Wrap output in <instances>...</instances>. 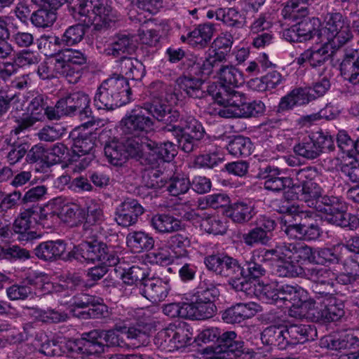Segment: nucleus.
<instances>
[{"label":"nucleus","instance_id":"e433bc0d","mask_svg":"<svg viewBox=\"0 0 359 359\" xmlns=\"http://www.w3.org/2000/svg\"><path fill=\"white\" fill-rule=\"evenodd\" d=\"M226 215L234 222H248L256 215L254 205L251 203L237 202L231 205L226 210Z\"/></svg>","mask_w":359,"mask_h":359},{"label":"nucleus","instance_id":"412c9836","mask_svg":"<svg viewBox=\"0 0 359 359\" xmlns=\"http://www.w3.org/2000/svg\"><path fill=\"white\" fill-rule=\"evenodd\" d=\"M25 130L20 126H15L11 131L9 138L6 140L9 146L6 158L11 165L19 162L25 156L29 148V144L26 140L19 137V135Z\"/></svg>","mask_w":359,"mask_h":359},{"label":"nucleus","instance_id":"f257e3e1","mask_svg":"<svg viewBox=\"0 0 359 359\" xmlns=\"http://www.w3.org/2000/svg\"><path fill=\"white\" fill-rule=\"evenodd\" d=\"M292 199L304 201L310 208L323 214L327 223L350 230L359 227L358 215L348 212V205L341 198L327 195L322 196L323 189L317 182L309 183L302 187L294 184L291 187Z\"/></svg>","mask_w":359,"mask_h":359},{"label":"nucleus","instance_id":"680f3d73","mask_svg":"<svg viewBox=\"0 0 359 359\" xmlns=\"http://www.w3.org/2000/svg\"><path fill=\"white\" fill-rule=\"evenodd\" d=\"M293 260L298 263L302 261L316 262L315 251L311 247L301 243H292Z\"/></svg>","mask_w":359,"mask_h":359},{"label":"nucleus","instance_id":"f03ea898","mask_svg":"<svg viewBox=\"0 0 359 359\" xmlns=\"http://www.w3.org/2000/svg\"><path fill=\"white\" fill-rule=\"evenodd\" d=\"M215 100L213 105L208 108L211 115H218L222 118L257 117L265 111V104L260 100L248 102L241 93L233 89L224 88L217 90V86L210 85L207 89Z\"/></svg>","mask_w":359,"mask_h":359},{"label":"nucleus","instance_id":"8fccbe9b","mask_svg":"<svg viewBox=\"0 0 359 359\" xmlns=\"http://www.w3.org/2000/svg\"><path fill=\"white\" fill-rule=\"evenodd\" d=\"M245 16L233 8H220L217 15V20L222 21L225 25L242 28L245 25Z\"/></svg>","mask_w":359,"mask_h":359},{"label":"nucleus","instance_id":"49530a36","mask_svg":"<svg viewBox=\"0 0 359 359\" xmlns=\"http://www.w3.org/2000/svg\"><path fill=\"white\" fill-rule=\"evenodd\" d=\"M104 155L108 162L115 166H121L126 161V148L123 143L112 140L106 143Z\"/></svg>","mask_w":359,"mask_h":359},{"label":"nucleus","instance_id":"f8f14e48","mask_svg":"<svg viewBox=\"0 0 359 359\" xmlns=\"http://www.w3.org/2000/svg\"><path fill=\"white\" fill-rule=\"evenodd\" d=\"M39 208L33 205L26 208L15 219L13 224V230L18 234V239L19 241L27 242L40 237V235L37 234L36 231L30 230L32 219L36 221L38 217L39 220Z\"/></svg>","mask_w":359,"mask_h":359},{"label":"nucleus","instance_id":"ddd939ff","mask_svg":"<svg viewBox=\"0 0 359 359\" xmlns=\"http://www.w3.org/2000/svg\"><path fill=\"white\" fill-rule=\"evenodd\" d=\"M142 108L145 109L148 116L164 122L165 126L172 125L179 121L180 112L172 109L170 105L161 98L154 97L151 101L144 103Z\"/></svg>","mask_w":359,"mask_h":359},{"label":"nucleus","instance_id":"338daca9","mask_svg":"<svg viewBox=\"0 0 359 359\" xmlns=\"http://www.w3.org/2000/svg\"><path fill=\"white\" fill-rule=\"evenodd\" d=\"M337 143L339 149L352 158L355 147V141L353 140L346 130H339L337 135Z\"/></svg>","mask_w":359,"mask_h":359},{"label":"nucleus","instance_id":"b1692460","mask_svg":"<svg viewBox=\"0 0 359 359\" xmlns=\"http://www.w3.org/2000/svg\"><path fill=\"white\" fill-rule=\"evenodd\" d=\"M46 107L47 97L42 94L36 95L29 104L28 110L31 112L30 114L18 120L17 126L26 130L32 127L44 118Z\"/></svg>","mask_w":359,"mask_h":359},{"label":"nucleus","instance_id":"7ed1b4c3","mask_svg":"<svg viewBox=\"0 0 359 359\" xmlns=\"http://www.w3.org/2000/svg\"><path fill=\"white\" fill-rule=\"evenodd\" d=\"M69 15L87 26L93 25L98 31L111 27L116 21L107 0H69Z\"/></svg>","mask_w":359,"mask_h":359},{"label":"nucleus","instance_id":"72a5a7b5","mask_svg":"<svg viewBox=\"0 0 359 359\" xmlns=\"http://www.w3.org/2000/svg\"><path fill=\"white\" fill-rule=\"evenodd\" d=\"M289 344H304L313 340L316 337V330L313 326L302 324H292L287 327Z\"/></svg>","mask_w":359,"mask_h":359},{"label":"nucleus","instance_id":"f3484780","mask_svg":"<svg viewBox=\"0 0 359 359\" xmlns=\"http://www.w3.org/2000/svg\"><path fill=\"white\" fill-rule=\"evenodd\" d=\"M340 72L345 81L359 85V48L345 49Z\"/></svg>","mask_w":359,"mask_h":359},{"label":"nucleus","instance_id":"4468645a","mask_svg":"<svg viewBox=\"0 0 359 359\" xmlns=\"http://www.w3.org/2000/svg\"><path fill=\"white\" fill-rule=\"evenodd\" d=\"M140 293L152 303L163 302L168 297L170 286L168 280L151 277L139 285Z\"/></svg>","mask_w":359,"mask_h":359},{"label":"nucleus","instance_id":"f704fd0d","mask_svg":"<svg viewBox=\"0 0 359 359\" xmlns=\"http://www.w3.org/2000/svg\"><path fill=\"white\" fill-rule=\"evenodd\" d=\"M151 226L158 233H172L178 231L181 229V222L169 214H156L150 221Z\"/></svg>","mask_w":359,"mask_h":359},{"label":"nucleus","instance_id":"a18cd8bd","mask_svg":"<svg viewBox=\"0 0 359 359\" xmlns=\"http://www.w3.org/2000/svg\"><path fill=\"white\" fill-rule=\"evenodd\" d=\"M120 68L122 73L132 80L140 81L145 74L144 66L135 58L121 57Z\"/></svg>","mask_w":359,"mask_h":359},{"label":"nucleus","instance_id":"5fc2aeb1","mask_svg":"<svg viewBox=\"0 0 359 359\" xmlns=\"http://www.w3.org/2000/svg\"><path fill=\"white\" fill-rule=\"evenodd\" d=\"M252 144L248 137L238 135L228 144L226 149L234 156H248L251 154Z\"/></svg>","mask_w":359,"mask_h":359},{"label":"nucleus","instance_id":"7c9ffc66","mask_svg":"<svg viewBox=\"0 0 359 359\" xmlns=\"http://www.w3.org/2000/svg\"><path fill=\"white\" fill-rule=\"evenodd\" d=\"M286 332L287 329L284 327L269 326L261 332L260 339L264 344L284 350L289 345Z\"/></svg>","mask_w":359,"mask_h":359},{"label":"nucleus","instance_id":"2eb2a0df","mask_svg":"<svg viewBox=\"0 0 359 359\" xmlns=\"http://www.w3.org/2000/svg\"><path fill=\"white\" fill-rule=\"evenodd\" d=\"M143 213V208L136 200L127 199L116 208L114 219L118 225L129 227L136 224Z\"/></svg>","mask_w":359,"mask_h":359},{"label":"nucleus","instance_id":"dca6fc26","mask_svg":"<svg viewBox=\"0 0 359 359\" xmlns=\"http://www.w3.org/2000/svg\"><path fill=\"white\" fill-rule=\"evenodd\" d=\"M289 211L294 215V221L303 220V241H316L321 236L323 231L318 221L313 219V212L299 210L298 208L294 207L290 208Z\"/></svg>","mask_w":359,"mask_h":359},{"label":"nucleus","instance_id":"e2e57ef3","mask_svg":"<svg viewBox=\"0 0 359 359\" xmlns=\"http://www.w3.org/2000/svg\"><path fill=\"white\" fill-rule=\"evenodd\" d=\"M243 241L247 246H255L257 245H267L271 240L266 233H264L257 227L250 230L248 233L243 234Z\"/></svg>","mask_w":359,"mask_h":359},{"label":"nucleus","instance_id":"774afa93","mask_svg":"<svg viewBox=\"0 0 359 359\" xmlns=\"http://www.w3.org/2000/svg\"><path fill=\"white\" fill-rule=\"evenodd\" d=\"M26 154V161L28 163H32L41 161L46 164L47 167L51 165L50 160L49 159V152L41 145H34L31 149H28Z\"/></svg>","mask_w":359,"mask_h":359},{"label":"nucleus","instance_id":"a211bd4d","mask_svg":"<svg viewBox=\"0 0 359 359\" xmlns=\"http://www.w3.org/2000/svg\"><path fill=\"white\" fill-rule=\"evenodd\" d=\"M335 47L334 44L327 41L317 50L309 48L304 50L295 59V61L299 65H302L304 62H309L313 67H320L330 57L334 56Z\"/></svg>","mask_w":359,"mask_h":359},{"label":"nucleus","instance_id":"58836bf2","mask_svg":"<svg viewBox=\"0 0 359 359\" xmlns=\"http://www.w3.org/2000/svg\"><path fill=\"white\" fill-rule=\"evenodd\" d=\"M294 153L308 160H313L320 156V146L317 144L315 133L304 137L294 147Z\"/></svg>","mask_w":359,"mask_h":359},{"label":"nucleus","instance_id":"c756f323","mask_svg":"<svg viewBox=\"0 0 359 359\" xmlns=\"http://www.w3.org/2000/svg\"><path fill=\"white\" fill-rule=\"evenodd\" d=\"M344 304L341 301L334 299V302L325 303L314 309L313 315L317 320L322 323H330L339 320L344 315Z\"/></svg>","mask_w":359,"mask_h":359},{"label":"nucleus","instance_id":"20e7f679","mask_svg":"<svg viewBox=\"0 0 359 359\" xmlns=\"http://www.w3.org/2000/svg\"><path fill=\"white\" fill-rule=\"evenodd\" d=\"M130 95L128 79L122 75L114 74L104 80L97 88L94 104L98 109L114 110L128 103Z\"/></svg>","mask_w":359,"mask_h":359},{"label":"nucleus","instance_id":"6e6552de","mask_svg":"<svg viewBox=\"0 0 359 359\" xmlns=\"http://www.w3.org/2000/svg\"><path fill=\"white\" fill-rule=\"evenodd\" d=\"M323 36L334 46L340 47L353 36L347 19L339 12H327L323 15Z\"/></svg>","mask_w":359,"mask_h":359},{"label":"nucleus","instance_id":"bf43d9fd","mask_svg":"<svg viewBox=\"0 0 359 359\" xmlns=\"http://www.w3.org/2000/svg\"><path fill=\"white\" fill-rule=\"evenodd\" d=\"M276 273L283 278H295L302 276L304 269L294 260L280 262L277 266Z\"/></svg>","mask_w":359,"mask_h":359},{"label":"nucleus","instance_id":"2f4dec72","mask_svg":"<svg viewBox=\"0 0 359 359\" xmlns=\"http://www.w3.org/2000/svg\"><path fill=\"white\" fill-rule=\"evenodd\" d=\"M264 264H266L264 257L254 252L250 259L245 261L243 265L244 272L242 278L250 283L251 280H257L264 276L267 271Z\"/></svg>","mask_w":359,"mask_h":359},{"label":"nucleus","instance_id":"0e129e2a","mask_svg":"<svg viewBox=\"0 0 359 359\" xmlns=\"http://www.w3.org/2000/svg\"><path fill=\"white\" fill-rule=\"evenodd\" d=\"M67 48L57 50L53 55L54 72L56 76L67 77Z\"/></svg>","mask_w":359,"mask_h":359},{"label":"nucleus","instance_id":"a19ab883","mask_svg":"<svg viewBox=\"0 0 359 359\" xmlns=\"http://www.w3.org/2000/svg\"><path fill=\"white\" fill-rule=\"evenodd\" d=\"M167 245L176 261L189 257L188 248L190 247L191 241L187 236L181 233L172 235L168 239Z\"/></svg>","mask_w":359,"mask_h":359},{"label":"nucleus","instance_id":"9d476101","mask_svg":"<svg viewBox=\"0 0 359 359\" xmlns=\"http://www.w3.org/2000/svg\"><path fill=\"white\" fill-rule=\"evenodd\" d=\"M67 219V201L65 197H56L39 208V222L50 227Z\"/></svg>","mask_w":359,"mask_h":359},{"label":"nucleus","instance_id":"393cba45","mask_svg":"<svg viewBox=\"0 0 359 359\" xmlns=\"http://www.w3.org/2000/svg\"><path fill=\"white\" fill-rule=\"evenodd\" d=\"M215 30V25L211 22L200 24L189 32L187 36H182L181 39L193 47L203 48L211 41Z\"/></svg>","mask_w":359,"mask_h":359},{"label":"nucleus","instance_id":"423d86ee","mask_svg":"<svg viewBox=\"0 0 359 359\" xmlns=\"http://www.w3.org/2000/svg\"><path fill=\"white\" fill-rule=\"evenodd\" d=\"M163 130L172 132L176 137L178 147L185 153L195 151L204 136V129L194 117H183L180 114L179 121L165 126Z\"/></svg>","mask_w":359,"mask_h":359},{"label":"nucleus","instance_id":"de8ad7c7","mask_svg":"<svg viewBox=\"0 0 359 359\" xmlns=\"http://www.w3.org/2000/svg\"><path fill=\"white\" fill-rule=\"evenodd\" d=\"M311 0H288L281 11L285 20L294 22L300 18L305 17L307 13L306 4Z\"/></svg>","mask_w":359,"mask_h":359},{"label":"nucleus","instance_id":"c03bdc74","mask_svg":"<svg viewBox=\"0 0 359 359\" xmlns=\"http://www.w3.org/2000/svg\"><path fill=\"white\" fill-rule=\"evenodd\" d=\"M70 312L73 316L83 319L106 318L110 314L109 308L103 303V300L96 297H94V302L88 306V311H79L76 313L75 309H71Z\"/></svg>","mask_w":359,"mask_h":359},{"label":"nucleus","instance_id":"4be33fe9","mask_svg":"<svg viewBox=\"0 0 359 359\" xmlns=\"http://www.w3.org/2000/svg\"><path fill=\"white\" fill-rule=\"evenodd\" d=\"M244 342L240 336L234 331L222 332L218 345L214 348L215 353H230L235 357H239L244 353Z\"/></svg>","mask_w":359,"mask_h":359},{"label":"nucleus","instance_id":"39448f33","mask_svg":"<svg viewBox=\"0 0 359 359\" xmlns=\"http://www.w3.org/2000/svg\"><path fill=\"white\" fill-rule=\"evenodd\" d=\"M203 262L208 271L229 278V285L236 291L247 292L251 288V283L242 278L244 271L238 259L224 253H217L205 257Z\"/></svg>","mask_w":359,"mask_h":359},{"label":"nucleus","instance_id":"69168bd1","mask_svg":"<svg viewBox=\"0 0 359 359\" xmlns=\"http://www.w3.org/2000/svg\"><path fill=\"white\" fill-rule=\"evenodd\" d=\"M343 158L339 165V170L351 182L359 183V164L358 163V159L352 158L351 161H347L344 157Z\"/></svg>","mask_w":359,"mask_h":359},{"label":"nucleus","instance_id":"9b49d317","mask_svg":"<svg viewBox=\"0 0 359 359\" xmlns=\"http://www.w3.org/2000/svg\"><path fill=\"white\" fill-rule=\"evenodd\" d=\"M226 61L224 52L215 51L213 55H209L202 62L195 60L189 64V72L196 76H207L217 78Z\"/></svg>","mask_w":359,"mask_h":359},{"label":"nucleus","instance_id":"79ce46f5","mask_svg":"<svg viewBox=\"0 0 359 359\" xmlns=\"http://www.w3.org/2000/svg\"><path fill=\"white\" fill-rule=\"evenodd\" d=\"M217 79L221 81L222 86H219V88L217 87V90L222 88L229 90L231 88H229V89H227L226 86L236 88L241 86L244 83L243 72L233 65H224ZM212 85H214V83ZM216 86H217L216 85Z\"/></svg>","mask_w":359,"mask_h":359},{"label":"nucleus","instance_id":"a878e982","mask_svg":"<svg viewBox=\"0 0 359 359\" xmlns=\"http://www.w3.org/2000/svg\"><path fill=\"white\" fill-rule=\"evenodd\" d=\"M93 123L90 121L85 122L81 126L75 128L69 134V140L72 142V154L77 155L78 158L87 156L86 155L93 149L94 144L90 137H87V133L82 135L80 132L81 128H88L89 125L92 126Z\"/></svg>","mask_w":359,"mask_h":359},{"label":"nucleus","instance_id":"4d7b16f0","mask_svg":"<svg viewBox=\"0 0 359 359\" xmlns=\"http://www.w3.org/2000/svg\"><path fill=\"white\" fill-rule=\"evenodd\" d=\"M191 186L189 178L181 175H175L172 176L168 181H166L167 191L174 196L187 193Z\"/></svg>","mask_w":359,"mask_h":359},{"label":"nucleus","instance_id":"603ef678","mask_svg":"<svg viewBox=\"0 0 359 359\" xmlns=\"http://www.w3.org/2000/svg\"><path fill=\"white\" fill-rule=\"evenodd\" d=\"M143 156L142 157L141 164L149 165L154 168L160 163V156L158 152V143L147 137L142 141Z\"/></svg>","mask_w":359,"mask_h":359},{"label":"nucleus","instance_id":"6e6d98bb","mask_svg":"<svg viewBox=\"0 0 359 359\" xmlns=\"http://www.w3.org/2000/svg\"><path fill=\"white\" fill-rule=\"evenodd\" d=\"M56 13L53 10L41 7L34 11L30 16V20L34 26L39 28L51 27L56 20Z\"/></svg>","mask_w":359,"mask_h":359},{"label":"nucleus","instance_id":"13d9d810","mask_svg":"<svg viewBox=\"0 0 359 359\" xmlns=\"http://www.w3.org/2000/svg\"><path fill=\"white\" fill-rule=\"evenodd\" d=\"M146 269L138 266H133L122 275L123 282L127 285L135 284L138 287L142 282L148 279Z\"/></svg>","mask_w":359,"mask_h":359},{"label":"nucleus","instance_id":"c85d7f7f","mask_svg":"<svg viewBox=\"0 0 359 359\" xmlns=\"http://www.w3.org/2000/svg\"><path fill=\"white\" fill-rule=\"evenodd\" d=\"M133 37L129 34H119L114 36V41L104 50L106 55L114 57H126L124 54H130L135 49ZM121 59H120L121 60Z\"/></svg>","mask_w":359,"mask_h":359},{"label":"nucleus","instance_id":"6ab92c4d","mask_svg":"<svg viewBox=\"0 0 359 359\" xmlns=\"http://www.w3.org/2000/svg\"><path fill=\"white\" fill-rule=\"evenodd\" d=\"M66 248L67 243L64 240L46 241L40 243L34 248V252L39 259L53 262L62 259Z\"/></svg>","mask_w":359,"mask_h":359},{"label":"nucleus","instance_id":"5701e85b","mask_svg":"<svg viewBox=\"0 0 359 359\" xmlns=\"http://www.w3.org/2000/svg\"><path fill=\"white\" fill-rule=\"evenodd\" d=\"M257 306L254 302L236 304L224 311L222 318L226 323H240L255 316L258 311Z\"/></svg>","mask_w":359,"mask_h":359},{"label":"nucleus","instance_id":"1a4fd4ad","mask_svg":"<svg viewBox=\"0 0 359 359\" xmlns=\"http://www.w3.org/2000/svg\"><path fill=\"white\" fill-rule=\"evenodd\" d=\"M153 128L154 121L142 107L133 109L121 121L123 133L133 137H147L146 135L153 130Z\"/></svg>","mask_w":359,"mask_h":359},{"label":"nucleus","instance_id":"ea45409f","mask_svg":"<svg viewBox=\"0 0 359 359\" xmlns=\"http://www.w3.org/2000/svg\"><path fill=\"white\" fill-rule=\"evenodd\" d=\"M320 21L317 18H306L296 24L297 32L300 36L302 42L311 40L317 36L323 37V32L320 29Z\"/></svg>","mask_w":359,"mask_h":359},{"label":"nucleus","instance_id":"3c124183","mask_svg":"<svg viewBox=\"0 0 359 359\" xmlns=\"http://www.w3.org/2000/svg\"><path fill=\"white\" fill-rule=\"evenodd\" d=\"M217 295L218 290L215 284L205 278L201 280L196 291L191 295L190 301H194V303H198V302H214V299Z\"/></svg>","mask_w":359,"mask_h":359},{"label":"nucleus","instance_id":"bb28decb","mask_svg":"<svg viewBox=\"0 0 359 359\" xmlns=\"http://www.w3.org/2000/svg\"><path fill=\"white\" fill-rule=\"evenodd\" d=\"M90 98L83 91L69 93V116H77L81 121L90 118Z\"/></svg>","mask_w":359,"mask_h":359},{"label":"nucleus","instance_id":"aec40b11","mask_svg":"<svg viewBox=\"0 0 359 359\" xmlns=\"http://www.w3.org/2000/svg\"><path fill=\"white\" fill-rule=\"evenodd\" d=\"M315 100L310 87H298L283 96L278 104V111L292 110L295 106H303Z\"/></svg>","mask_w":359,"mask_h":359},{"label":"nucleus","instance_id":"c9c22d12","mask_svg":"<svg viewBox=\"0 0 359 359\" xmlns=\"http://www.w3.org/2000/svg\"><path fill=\"white\" fill-rule=\"evenodd\" d=\"M307 292L298 285H279V304L289 306L290 304H298L306 300Z\"/></svg>","mask_w":359,"mask_h":359},{"label":"nucleus","instance_id":"09e8293b","mask_svg":"<svg viewBox=\"0 0 359 359\" xmlns=\"http://www.w3.org/2000/svg\"><path fill=\"white\" fill-rule=\"evenodd\" d=\"M86 58L79 50L69 48V83H76L81 76V65L85 64Z\"/></svg>","mask_w":359,"mask_h":359},{"label":"nucleus","instance_id":"473e14b6","mask_svg":"<svg viewBox=\"0 0 359 359\" xmlns=\"http://www.w3.org/2000/svg\"><path fill=\"white\" fill-rule=\"evenodd\" d=\"M172 337L170 342L175 344L177 348L191 344L192 332L190 326L186 323H180L175 327V330L168 329L158 333V338L163 339L166 337Z\"/></svg>","mask_w":359,"mask_h":359},{"label":"nucleus","instance_id":"864d4df0","mask_svg":"<svg viewBox=\"0 0 359 359\" xmlns=\"http://www.w3.org/2000/svg\"><path fill=\"white\" fill-rule=\"evenodd\" d=\"M102 332L100 330H93L82 334L87 355H97L104 352V344L98 341L99 339H102Z\"/></svg>","mask_w":359,"mask_h":359},{"label":"nucleus","instance_id":"052dcab7","mask_svg":"<svg viewBox=\"0 0 359 359\" xmlns=\"http://www.w3.org/2000/svg\"><path fill=\"white\" fill-rule=\"evenodd\" d=\"M230 199L226 194H215L205 196L203 200H200L199 206L202 209L206 207H210L213 209L224 208L229 205Z\"/></svg>","mask_w":359,"mask_h":359},{"label":"nucleus","instance_id":"4c0bfd02","mask_svg":"<svg viewBox=\"0 0 359 359\" xmlns=\"http://www.w3.org/2000/svg\"><path fill=\"white\" fill-rule=\"evenodd\" d=\"M127 245L135 253L149 251L154 246V239L144 231H134L126 237Z\"/></svg>","mask_w":359,"mask_h":359},{"label":"nucleus","instance_id":"0eeeda50","mask_svg":"<svg viewBox=\"0 0 359 359\" xmlns=\"http://www.w3.org/2000/svg\"><path fill=\"white\" fill-rule=\"evenodd\" d=\"M72 259L79 262H98L101 264L109 266L116 265L119 260L114 250L97 240L83 242L78 246H74V249L69 252V261L72 262Z\"/></svg>","mask_w":359,"mask_h":359},{"label":"nucleus","instance_id":"cd10ccee","mask_svg":"<svg viewBox=\"0 0 359 359\" xmlns=\"http://www.w3.org/2000/svg\"><path fill=\"white\" fill-rule=\"evenodd\" d=\"M188 74L180 76L177 84L189 97L194 99H201L205 97V90L203 89L204 80L199 77H195L189 72V64H187Z\"/></svg>","mask_w":359,"mask_h":359},{"label":"nucleus","instance_id":"37998d69","mask_svg":"<svg viewBox=\"0 0 359 359\" xmlns=\"http://www.w3.org/2000/svg\"><path fill=\"white\" fill-rule=\"evenodd\" d=\"M188 318L192 320H205L212 318L217 311L214 302L194 301L187 302Z\"/></svg>","mask_w":359,"mask_h":359}]
</instances>
